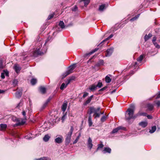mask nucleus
<instances>
[{"mask_svg": "<svg viewBox=\"0 0 160 160\" xmlns=\"http://www.w3.org/2000/svg\"><path fill=\"white\" fill-rule=\"evenodd\" d=\"M51 39V37H48L43 47L42 48V41H40L38 42V46L37 48L34 49L32 52V56L34 57H37L38 55H42L45 53L47 50V47L46 44L48 41Z\"/></svg>", "mask_w": 160, "mask_h": 160, "instance_id": "obj_1", "label": "nucleus"}, {"mask_svg": "<svg viewBox=\"0 0 160 160\" xmlns=\"http://www.w3.org/2000/svg\"><path fill=\"white\" fill-rule=\"evenodd\" d=\"M131 108H129L126 111L125 113V119L129 121L131 119H135L137 117L136 115H134V112L135 107L133 105H131Z\"/></svg>", "mask_w": 160, "mask_h": 160, "instance_id": "obj_2", "label": "nucleus"}, {"mask_svg": "<svg viewBox=\"0 0 160 160\" xmlns=\"http://www.w3.org/2000/svg\"><path fill=\"white\" fill-rule=\"evenodd\" d=\"M73 130V126H71L69 132L66 135V137L65 139V144L67 145H68L71 140V138Z\"/></svg>", "mask_w": 160, "mask_h": 160, "instance_id": "obj_3", "label": "nucleus"}, {"mask_svg": "<svg viewBox=\"0 0 160 160\" xmlns=\"http://www.w3.org/2000/svg\"><path fill=\"white\" fill-rule=\"evenodd\" d=\"M26 119L25 118H19L16 120L17 123L16 125L17 126L23 125L26 122Z\"/></svg>", "mask_w": 160, "mask_h": 160, "instance_id": "obj_4", "label": "nucleus"}, {"mask_svg": "<svg viewBox=\"0 0 160 160\" xmlns=\"http://www.w3.org/2000/svg\"><path fill=\"white\" fill-rule=\"evenodd\" d=\"M63 139V137L62 135H57L56 136V138L55 139V142L56 143H60L62 142Z\"/></svg>", "mask_w": 160, "mask_h": 160, "instance_id": "obj_5", "label": "nucleus"}, {"mask_svg": "<svg viewBox=\"0 0 160 160\" xmlns=\"http://www.w3.org/2000/svg\"><path fill=\"white\" fill-rule=\"evenodd\" d=\"M75 65H72L70 66L69 68L68 71L66 72L65 73V77L67 76L70 74L72 72V71L74 70L75 68Z\"/></svg>", "mask_w": 160, "mask_h": 160, "instance_id": "obj_6", "label": "nucleus"}, {"mask_svg": "<svg viewBox=\"0 0 160 160\" xmlns=\"http://www.w3.org/2000/svg\"><path fill=\"white\" fill-rule=\"evenodd\" d=\"M113 51V48H110L107 49L105 53L106 57H109L110 56L112 53Z\"/></svg>", "mask_w": 160, "mask_h": 160, "instance_id": "obj_7", "label": "nucleus"}, {"mask_svg": "<svg viewBox=\"0 0 160 160\" xmlns=\"http://www.w3.org/2000/svg\"><path fill=\"white\" fill-rule=\"evenodd\" d=\"M92 140L91 138L89 137L88 138L87 143V146L90 150H91L93 146V144L92 143Z\"/></svg>", "mask_w": 160, "mask_h": 160, "instance_id": "obj_8", "label": "nucleus"}, {"mask_svg": "<svg viewBox=\"0 0 160 160\" xmlns=\"http://www.w3.org/2000/svg\"><path fill=\"white\" fill-rule=\"evenodd\" d=\"M112 75L110 74H108L105 78V81L106 83H109L112 80Z\"/></svg>", "mask_w": 160, "mask_h": 160, "instance_id": "obj_9", "label": "nucleus"}, {"mask_svg": "<svg viewBox=\"0 0 160 160\" xmlns=\"http://www.w3.org/2000/svg\"><path fill=\"white\" fill-rule=\"evenodd\" d=\"M120 129H123L124 130H125L126 128L124 127H122V126H119L113 129L112 131V133H116Z\"/></svg>", "mask_w": 160, "mask_h": 160, "instance_id": "obj_10", "label": "nucleus"}, {"mask_svg": "<svg viewBox=\"0 0 160 160\" xmlns=\"http://www.w3.org/2000/svg\"><path fill=\"white\" fill-rule=\"evenodd\" d=\"M104 62L103 60H100L97 63L95 66L93 67V68H95L96 67H99L103 65L104 64Z\"/></svg>", "mask_w": 160, "mask_h": 160, "instance_id": "obj_11", "label": "nucleus"}, {"mask_svg": "<svg viewBox=\"0 0 160 160\" xmlns=\"http://www.w3.org/2000/svg\"><path fill=\"white\" fill-rule=\"evenodd\" d=\"M56 121H54L53 122H51L50 121L48 122H45L44 124V125L46 126L47 128H49L51 127V125H52L54 124V122H56Z\"/></svg>", "mask_w": 160, "mask_h": 160, "instance_id": "obj_12", "label": "nucleus"}, {"mask_svg": "<svg viewBox=\"0 0 160 160\" xmlns=\"http://www.w3.org/2000/svg\"><path fill=\"white\" fill-rule=\"evenodd\" d=\"M111 151V149L109 147H105L104 148L102 152L103 153H110Z\"/></svg>", "mask_w": 160, "mask_h": 160, "instance_id": "obj_13", "label": "nucleus"}, {"mask_svg": "<svg viewBox=\"0 0 160 160\" xmlns=\"http://www.w3.org/2000/svg\"><path fill=\"white\" fill-rule=\"evenodd\" d=\"M68 105V102L66 101L64 102L62 107V110L63 112H65L66 109Z\"/></svg>", "mask_w": 160, "mask_h": 160, "instance_id": "obj_14", "label": "nucleus"}, {"mask_svg": "<svg viewBox=\"0 0 160 160\" xmlns=\"http://www.w3.org/2000/svg\"><path fill=\"white\" fill-rule=\"evenodd\" d=\"M97 88V86L95 84H93L90 85L89 87V89L91 91H94L96 90Z\"/></svg>", "mask_w": 160, "mask_h": 160, "instance_id": "obj_15", "label": "nucleus"}, {"mask_svg": "<svg viewBox=\"0 0 160 160\" xmlns=\"http://www.w3.org/2000/svg\"><path fill=\"white\" fill-rule=\"evenodd\" d=\"M107 6L105 4H103L100 6L99 7L98 10L100 12L103 11L104 9H105Z\"/></svg>", "mask_w": 160, "mask_h": 160, "instance_id": "obj_16", "label": "nucleus"}, {"mask_svg": "<svg viewBox=\"0 0 160 160\" xmlns=\"http://www.w3.org/2000/svg\"><path fill=\"white\" fill-rule=\"evenodd\" d=\"M139 125L142 128H145L148 125V122L146 121H142L140 122Z\"/></svg>", "mask_w": 160, "mask_h": 160, "instance_id": "obj_17", "label": "nucleus"}, {"mask_svg": "<svg viewBox=\"0 0 160 160\" xmlns=\"http://www.w3.org/2000/svg\"><path fill=\"white\" fill-rule=\"evenodd\" d=\"M7 128V125L5 124H0V130H4Z\"/></svg>", "mask_w": 160, "mask_h": 160, "instance_id": "obj_18", "label": "nucleus"}, {"mask_svg": "<svg viewBox=\"0 0 160 160\" xmlns=\"http://www.w3.org/2000/svg\"><path fill=\"white\" fill-rule=\"evenodd\" d=\"M35 137H33L32 133H30L28 134L27 136H26L25 138L28 140H31L35 138Z\"/></svg>", "mask_w": 160, "mask_h": 160, "instance_id": "obj_19", "label": "nucleus"}, {"mask_svg": "<svg viewBox=\"0 0 160 160\" xmlns=\"http://www.w3.org/2000/svg\"><path fill=\"white\" fill-rule=\"evenodd\" d=\"M93 97V95H92L90 96V97H88V99L86 101V102H85L84 105H87L92 100V98Z\"/></svg>", "mask_w": 160, "mask_h": 160, "instance_id": "obj_20", "label": "nucleus"}, {"mask_svg": "<svg viewBox=\"0 0 160 160\" xmlns=\"http://www.w3.org/2000/svg\"><path fill=\"white\" fill-rule=\"evenodd\" d=\"M13 68L17 73L19 72L21 69V68L20 67L17 65H15Z\"/></svg>", "mask_w": 160, "mask_h": 160, "instance_id": "obj_21", "label": "nucleus"}, {"mask_svg": "<svg viewBox=\"0 0 160 160\" xmlns=\"http://www.w3.org/2000/svg\"><path fill=\"white\" fill-rule=\"evenodd\" d=\"M15 96L17 98H19L21 97L22 95V91H20L17 92L15 93Z\"/></svg>", "mask_w": 160, "mask_h": 160, "instance_id": "obj_22", "label": "nucleus"}, {"mask_svg": "<svg viewBox=\"0 0 160 160\" xmlns=\"http://www.w3.org/2000/svg\"><path fill=\"white\" fill-rule=\"evenodd\" d=\"M88 123L89 127H91L92 124V120L91 116V115H89L88 119Z\"/></svg>", "mask_w": 160, "mask_h": 160, "instance_id": "obj_23", "label": "nucleus"}, {"mask_svg": "<svg viewBox=\"0 0 160 160\" xmlns=\"http://www.w3.org/2000/svg\"><path fill=\"white\" fill-rule=\"evenodd\" d=\"M58 25L62 29L64 28L65 27L64 23L62 21H60Z\"/></svg>", "mask_w": 160, "mask_h": 160, "instance_id": "obj_24", "label": "nucleus"}, {"mask_svg": "<svg viewBox=\"0 0 160 160\" xmlns=\"http://www.w3.org/2000/svg\"><path fill=\"white\" fill-rule=\"evenodd\" d=\"M50 138V137L48 134L46 135L43 138V140L45 142L48 141Z\"/></svg>", "mask_w": 160, "mask_h": 160, "instance_id": "obj_25", "label": "nucleus"}, {"mask_svg": "<svg viewBox=\"0 0 160 160\" xmlns=\"http://www.w3.org/2000/svg\"><path fill=\"white\" fill-rule=\"evenodd\" d=\"M147 107L149 111H152L153 108V105L151 104H147Z\"/></svg>", "mask_w": 160, "mask_h": 160, "instance_id": "obj_26", "label": "nucleus"}, {"mask_svg": "<svg viewBox=\"0 0 160 160\" xmlns=\"http://www.w3.org/2000/svg\"><path fill=\"white\" fill-rule=\"evenodd\" d=\"M152 35L151 33H149L148 35H146L144 37V40L145 41H147L151 37Z\"/></svg>", "mask_w": 160, "mask_h": 160, "instance_id": "obj_27", "label": "nucleus"}, {"mask_svg": "<svg viewBox=\"0 0 160 160\" xmlns=\"http://www.w3.org/2000/svg\"><path fill=\"white\" fill-rule=\"evenodd\" d=\"M66 84H65L64 83H62L61 86H60V89L62 90H63L65 88H66L67 87V85L68 84H67V81L66 82Z\"/></svg>", "mask_w": 160, "mask_h": 160, "instance_id": "obj_28", "label": "nucleus"}, {"mask_svg": "<svg viewBox=\"0 0 160 160\" xmlns=\"http://www.w3.org/2000/svg\"><path fill=\"white\" fill-rule=\"evenodd\" d=\"M39 90L43 94L45 93L46 91L45 88L42 87H41L39 88Z\"/></svg>", "mask_w": 160, "mask_h": 160, "instance_id": "obj_29", "label": "nucleus"}, {"mask_svg": "<svg viewBox=\"0 0 160 160\" xmlns=\"http://www.w3.org/2000/svg\"><path fill=\"white\" fill-rule=\"evenodd\" d=\"M147 113L145 112H141L140 111L138 113L136 114L137 117L138 116H146Z\"/></svg>", "mask_w": 160, "mask_h": 160, "instance_id": "obj_30", "label": "nucleus"}, {"mask_svg": "<svg viewBox=\"0 0 160 160\" xmlns=\"http://www.w3.org/2000/svg\"><path fill=\"white\" fill-rule=\"evenodd\" d=\"M113 34H111V35H110L108 38H107L106 39H104V40H103L100 43V44H102L103 42H104L109 40V39L113 37Z\"/></svg>", "mask_w": 160, "mask_h": 160, "instance_id": "obj_31", "label": "nucleus"}, {"mask_svg": "<svg viewBox=\"0 0 160 160\" xmlns=\"http://www.w3.org/2000/svg\"><path fill=\"white\" fill-rule=\"evenodd\" d=\"M156 126H153L152 127L151 130H150L149 132L150 133H153L156 130Z\"/></svg>", "mask_w": 160, "mask_h": 160, "instance_id": "obj_32", "label": "nucleus"}, {"mask_svg": "<svg viewBox=\"0 0 160 160\" xmlns=\"http://www.w3.org/2000/svg\"><path fill=\"white\" fill-rule=\"evenodd\" d=\"M108 117V116L107 115H104L103 116L101 119V121L102 122H104L107 119Z\"/></svg>", "mask_w": 160, "mask_h": 160, "instance_id": "obj_33", "label": "nucleus"}, {"mask_svg": "<svg viewBox=\"0 0 160 160\" xmlns=\"http://www.w3.org/2000/svg\"><path fill=\"white\" fill-rule=\"evenodd\" d=\"M144 56L143 55H141L138 58L137 61L138 62H141L144 57Z\"/></svg>", "mask_w": 160, "mask_h": 160, "instance_id": "obj_34", "label": "nucleus"}, {"mask_svg": "<svg viewBox=\"0 0 160 160\" xmlns=\"http://www.w3.org/2000/svg\"><path fill=\"white\" fill-rule=\"evenodd\" d=\"M103 145L102 143V142H101V143L98 145V148L97 149L96 151H97L99 149L101 148H102L103 147Z\"/></svg>", "mask_w": 160, "mask_h": 160, "instance_id": "obj_35", "label": "nucleus"}, {"mask_svg": "<svg viewBox=\"0 0 160 160\" xmlns=\"http://www.w3.org/2000/svg\"><path fill=\"white\" fill-rule=\"evenodd\" d=\"M35 160H50V159L48 157H43L39 159H36Z\"/></svg>", "mask_w": 160, "mask_h": 160, "instance_id": "obj_36", "label": "nucleus"}, {"mask_svg": "<svg viewBox=\"0 0 160 160\" xmlns=\"http://www.w3.org/2000/svg\"><path fill=\"white\" fill-rule=\"evenodd\" d=\"M37 79L35 78H32L31 79V82L32 85H34L37 82Z\"/></svg>", "mask_w": 160, "mask_h": 160, "instance_id": "obj_37", "label": "nucleus"}, {"mask_svg": "<svg viewBox=\"0 0 160 160\" xmlns=\"http://www.w3.org/2000/svg\"><path fill=\"white\" fill-rule=\"evenodd\" d=\"M84 2V6L86 7L90 2V0H82Z\"/></svg>", "mask_w": 160, "mask_h": 160, "instance_id": "obj_38", "label": "nucleus"}, {"mask_svg": "<svg viewBox=\"0 0 160 160\" xmlns=\"http://www.w3.org/2000/svg\"><path fill=\"white\" fill-rule=\"evenodd\" d=\"M52 98L51 97H49L48 99L46 101V102L43 105V107H45L47 105L48 102H50L51 100L52 99Z\"/></svg>", "mask_w": 160, "mask_h": 160, "instance_id": "obj_39", "label": "nucleus"}, {"mask_svg": "<svg viewBox=\"0 0 160 160\" xmlns=\"http://www.w3.org/2000/svg\"><path fill=\"white\" fill-rule=\"evenodd\" d=\"M94 108L92 107H91L90 108V111L89 114L91 115L92 113H94Z\"/></svg>", "mask_w": 160, "mask_h": 160, "instance_id": "obj_40", "label": "nucleus"}, {"mask_svg": "<svg viewBox=\"0 0 160 160\" xmlns=\"http://www.w3.org/2000/svg\"><path fill=\"white\" fill-rule=\"evenodd\" d=\"M140 16V14H138L137 15V16H135L134 17L131 18V19H130V21H134L135 20H136V19H137Z\"/></svg>", "mask_w": 160, "mask_h": 160, "instance_id": "obj_41", "label": "nucleus"}, {"mask_svg": "<svg viewBox=\"0 0 160 160\" xmlns=\"http://www.w3.org/2000/svg\"><path fill=\"white\" fill-rule=\"evenodd\" d=\"M75 78V77L74 76H72L70 78L68 79L67 80V84H69L71 82L72 80H73Z\"/></svg>", "mask_w": 160, "mask_h": 160, "instance_id": "obj_42", "label": "nucleus"}, {"mask_svg": "<svg viewBox=\"0 0 160 160\" xmlns=\"http://www.w3.org/2000/svg\"><path fill=\"white\" fill-rule=\"evenodd\" d=\"M18 83V81L17 80L14 79L12 83L13 86H15L17 85Z\"/></svg>", "mask_w": 160, "mask_h": 160, "instance_id": "obj_43", "label": "nucleus"}, {"mask_svg": "<svg viewBox=\"0 0 160 160\" xmlns=\"http://www.w3.org/2000/svg\"><path fill=\"white\" fill-rule=\"evenodd\" d=\"M96 86L97 87H98L99 88H101L102 86V82H99L96 85Z\"/></svg>", "mask_w": 160, "mask_h": 160, "instance_id": "obj_44", "label": "nucleus"}, {"mask_svg": "<svg viewBox=\"0 0 160 160\" xmlns=\"http://www.w3.org/2000/svg\"><path fill=\"white\" fill-rule=\"evenodd\" d=\"M155 46L158 48H160V46L156 42H152Z\"/></svg>", "mask_w": 160, "mask_h": 160, "instance_id": "obj_45", "label": "nucleus"}, {"mask_svg": "<svg viewBox=\"0 0 160 160\" xmlns=\"http://www.w3.org/2000/svg\"><path fill=\"white\" fill-rule=\"evenodd\" d=\"M80 135H79L76 138V139L74 140V141L73 142V144H75L78 141L79 138H80Z\"/></svg>", "mask_w": 160, "mask_h": 160, "instance_id": "obj_46", "label": "nucleus"}, {"mask_svg": "<svg viewBox=\"0 0 160 160\" xmlns=\"http://www.w3.org/2000/svg\"><path fill=\"white\" fill-rule=\"evenodd\" d=\"M66 114H65L62 117L61 120H62V122H63L64 121L65 119L66 118Z\"/></svg>", "mask_w": 160, "mask_h": 160, "instance_id": "obj_47", "label": "nucleus"}, {"mask_svg": "<svg viewBox=\"0 0 160 160\" xmlns=\"http://www.w3.org/2000/svg\"><path fill=\"white\" fill-rule=\"evenodd\" d=\"M22 115L23 116L24 118H25V119H27V117L26 115V112L24 110H23L22 112Z\"/></svg>", "mask_w": 160, "mask_h": 160, "instance_id": "obj_48", "label": "nucleus"}, {"mask_svg": "<svg viewBox=\"0 0 160 160\" xmlns=\"http://www.w3.org/2000/svg\"><path fill=\"white\" fill-rule=\"evenodd\" d=\"M100 115V113L99 112L98 113H97L96 114H95V118H98L99 117Z\"/></svg>", "mask_w": 160, "mask_h": 160, "instance_id": "obj_49", "label": "nucleus"}, {"mask_svg": "<svg viewBox=\"0 0 160 160\" xmlns=\"http://www.w3.org/2000/svg\"><path fill=\"white\" fill-rule=\"evenodd\" d=\"M53 17V14H50L48 16V20L50 19H51Z\"/></svg>", "mask_w": 160, "mask_h": 160, "instance_id": "obj_50", "label": "nucleus"}, {"mask_svg": "<svg viewBox=\"0 0 160 160\" xmlns=\"http://www.w3.org/2000/svg\"><path fill=\"white\" fill-rule=\"evenodd\" d=\"M88 95V93L87 92H85L84 93L83 97V98H85Z\"/></svg>", "mask_w": 160, "mask_h": 160, "instance_id": "obj_51", "label": "nucleus"}, {"mask_svg": "<svg viewBox=\"0 0 160 160\" xmlns=\"http://www.w3.org/2000/svg\"><path fill=\"white\" fill-rule=\"evenodd\" d=\"M78 9V7L75 6L74 7L72 8V10L73 11H75Z\"/></svg>", "mask_w": 160, "mask_h": 160, "instance_id": "obj_52", "label": "nucleus"}, {"mask_svg": "<svg viewBox=\"0 0 160 160\" xmlns=\"http://www.w3.org/2000/svg\"><path fill=\"white\" fill-rule=\"evenodd\" d=\"M3 68L2 63V61H0V68L2 69Z\"/></svg>", "mask_w": 160, "mask_h": 160, "instance_id": "obj_53", "label": "nucleus"}, {"mask_svg": "<svg viewBox=\"0 0 160 160\" xmlns=\"http://www.w3.org/2000/svg\"><path fill=\"white\" fill-rule=\"evenodd\" d=\"M157 40V38L156 37H154L153 38V39L152 40V42H155Z\"/></svg>", "mask_w": 160, "mask_h": 160, "instance_id": "obj_54", "label": "nucleus"}, {"mask_svg": "<svg viewBox=\"0 0 160 160\" xmlns=\"http://www.w3.org/2000/svg\"><path fill=\"white\" fill-rule=\"evenodd\" d=\"M5 74L4 73H2L1 75V77L2 79H4L5 78Z\"/></svg>", "mask_w": 160, "mask_h": 160, "instance_id": "obj_55", "label": "nucleus"}, {"mask_svg": "<svg viewBox=\"0 0 160 160\" xmlns=\"http://www.w3.org/2000/svg\"><path fill=\"white\" fill-rule=\"evenodd\" d=\"M107 87H105L102 88L100 90V91H102L105 90L106 89H107Z\"/></svg>", "mask_w": 160, "mask_h": 160, "instance_id": "obj_56", "label": "nucleus"}, {"mask_svg": "<svg viewBox=\"0 0 160 160\" xmlns=\"http://www.w3.org/2000/svg\"><path fill=\"white\" fill-rule=\"evenodd\" d=\"M98 49L95 48L93 51H92V52H91V53L89 54H91L95 52L96 51H97Z\"/></svg>", "mask_w": 160, "mask_h": 160, "instance_id": "obj_57", "label": "nucleus"}, {"mask_svg": "<svg viewBox=\"0 0 160 160\" xmlns=\"http://www.w3.org/2000/svg\"><path fill=\"white\" fill-rule=\"evenodd\" d=\"M147 116L148 118L149 119H151L152 118V117L151 115H148Z\"/></svg>", "mask_w": 160, "mask_h": 160, "instance_id": "obj_58", "label": "nucleus"}, {"mask_svg": "<svg viewBox=\"0 0 160 160\" xmlns=\"http://www.w3.org/2000/svg\"><path fill=\"white\" fill-rule=\"evenodd\" d=\"M22 104V103L21 102H20L17 106V107L18 108H19L20 106H21Z\"/></svg>", "mask_w": 160, "mask_h": 160, "instance_id": "obj_59", "label": "nucleus"}, {"mask_svg": "<svg viewBox=\"0 0 160 160\" xmlns=\"http://www.w3.org/2000/svg\"><path fill=\"white\" fill-rule=\"evenodd\" d=\"M156 104L158 107L160 106V101H158L156 102Z\"/></svg>", "mask_w": 160, "mask_h": 160, "instance_id": "obj_60", "label": "nucleus"}, {"mask_svg": "<svg viewBox=\"0 0 160 160\" xmlns=\"http://www.w3.org/2000/svg\"><path fill=\"white\" fill-rule=\"evenodd\" d=\"M94 116L95 115V114H96L98 113V111H97V110H96V109L94 108Z\"/></svg>", "mask_w": 160, "mask_h": 160, "instance_id": "obj_61", "label": "nucleus"}, {"mask_svg": "<svg viewBox=\"0 0 160 160\" xmlns=\"http://www.w3.org/2000/svg\"><path fill=\"white\" fill-rule=\"evenodd\" d=\"M5 92V91L2 90L0 89V93H3Z\"/></svg>", "mask_w": 160, "mask_h": 160, "instance_id": "obj_62", "label": "nucleus"}, {"mask_svg": "<svg viewBox=\"0 0 160 160\" xmlns=\"http://www.w3.org/2000/svg\"><path fill=\"white\" fill-rule=\"evenodd\" d=\"M157 98H160V92H159V93L158 95Z\"/></svg>", "mask_w": 160, "mask_h": 160, "instance_id": "obj_63", "label": "nucleus"}, {"mask_svg": "<svg viewBox=\"0 0 160 160\" xmlns=\"http://www.w3.org/2000/svg\"><path fill=\"white\" fill-rule=\"evenodd\" d=\"M100 107H98V108L96 109V110H97V111H98V112H99V111H100Z\"/></svg>", "mask_w": 160, "mask_h": 160, "instance_id": "obj_64", "label": "nucleus"}]
</instances>
